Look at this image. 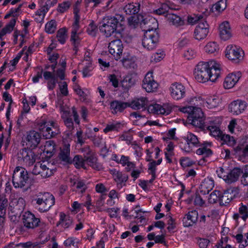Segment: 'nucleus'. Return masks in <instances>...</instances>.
Masks as SVG:
<instances>
[{
  "mask_svg": "<svg viewBox=\"0 0 248 248\" xmlns=\"http://www.w3.org/2000/svg\"><path fill=\"white\" fill-rule=\"evenodd\" d=\"M221 64L215 60L201 61L196 65L194 70L195 78L199 82L205 83L209 81L215 82L220 77Z\"/></svg>",
  "mask_w": 248,
  "mask_h": 248,
  "instance_id": "obj_1",
  "label": "nucleus"
},
{
  "mask_svg": "<svg viewBox=\"0 0 248 248\" xmlns=\"http://www.w3.org/2000/svg\"><path fill=\"white\" fill-rule=\"evenodd\" d=\"M124 17L120 15L104 17L100 23L99 30L107 37H109L114 33L120 32L124 30Z\"/></svg>",
  "mask_w": 248,
  "mask_h": 248,
  "instance_id": "obj_2",
  "label": "nucleus"
},
{
  "mask_svg": "<svg viewBox=\"0 0 248 248\" xmlns=\"http://www.w3.org/2000/svg\"><path fill=\"white\" fill-rule=\"evenodd\" d=\"M150 22H152V27L145 31L142 41V45L144 48L148 50L154 49L158 43L159 34L156 31L158 26L157 21L155 18H151Z\"/></svg>",
  "mask_w": 248,
  "mask_h": 248,
  "instance_id": "obj_3",
  "label": "nucleus"
},
{
  "mask_svg": "<svg viewBox=\"0 0 248 248\" xmlns=\"http://www.w3.org/2000/svg\"><path fill=\"white\" fill-rule=\"evenodd\" d=\"M38 127L46 139H50L59 133L58 124L54 120L42 121L38 124Z\"/></svg>",
  "mask_w": 248,
  "mask_h": 248,
  "instance_id": "obj_4",
  "label": "nucleus"
},
{
  "mask_svg": "<svg viewBox=\"0 0 248 248\" xmlns=\"http://www.w3.org/2000/svg\"><path fill=\"white\" fill-rule=\"evenodd\" d=\"M224 55L227 59L232 62L239 63L244 59L245 53L239 46L230 44L226 47Z\"/></svg>",
  "mask_w": 248,
  "mask_h": 248,
  "instance_id": "obj_5",
  "label": "nucleus"
},
{
  "mask_svg": "<svg viewBox=\"0 0 248 248\" xmlns=\"http://www.w3.org/2000/svg\"><path fill=\"white\" fill-rule=\"evenodd\" d=\"M40 212L48 211L55 203L54 197L49 193H40L34 200Z\"/></svg>",
  "mask_w": 248,
  "mask_h": 248,
  "instance_id": "obj_6",
  "label": "nucleus"
},
{
  "mask_svg": "<svg viewBox=\"0 0 248 248\" xmlns=\"http://www.w3.org/2000/svg\"><path fill=\"white\" fill-rule=\"evenodd\" d=\"M183 139L184 142H181L179 146L185 152L189 153L193 150V148L200 146V142L197 137L191 132H188Z\"/></svg>",
  "mask_w": 248,
  "mask_h": 248,
  "instance_id": "obj_7",
  "label": "nucleus"
},
{
  "mask_svg": "<svg viewBox=\"0 0 248 248\" xmlns=\"http://www.w3.org/2000/svg\"><path fill=\"white\" fill-rule=\"evenodd\" d=\"M28 178L27 171L25 169L17 167L15 169L13 175V183L16 188L25 186Z\"/></svg>",
  "mask_w": 248,
  "mask_h": 248,
  "instance_id": "obj_8",
  "label": "nucleus"
},
{
  "mask_svg": "<svg viewBox=\"0 0 248 248\" xmlns=\"http://www.w3.org/2000/svg\"><path fill=\"white\" fill-rule=\"evenodd\" d=\"M187 120L189 124L199 128H204L206 124V119H205L203 113L199 107L196 108L191 114L188 115Z\"/></svg>",
  "mask_w": 248,
  "mask_h": 248,
  "instance_id": "obj_9",
  "label": "nucleus"
},
{
  "mask_svg": "<svg viewBox=\"0 0 248 248\" xmlns=\"http://www.w3.org/2000/svg\"><path fill=\"white\" fill-rule=\"evenodd\" d=\"M50 164L46 161L37 162L32 170L34 175H40L42 178H47L51 176L55 170L50 168Z\"/></svg>",
  "mask_w": 248,
  "mask_h": 248,
  "instance_id": "obj_10",
  "label": "nucleus"
},
{
  "mask_svg": "<svg viewBox=\"0 0 248 248\" xmlns=\"http://www.w3.org/2000/svg\"><path fill=\"white\" fill-rule=\"evenodd\" d=\"M222 119L220 117L208 118L206 119L205 128H207L209 130L211 136L215 138H220L223 133L219 128Z\"/></svg>",
  "mask_w": 248,
  "mask_h": 248,
  "instance_id": "obj_11",
  "label": "nucleus"
},
{
  "mask_svg": "<svg viewBox=\"0 0 248 248\" xmlns=\"http://www.w3.org/2000/svg\"><path fill=\"white\" fill-rule=\"evenodd\" d=\"M41 140V135L35 130L27 132L23 138V142L28 148L32 149L37 147Z\"/></svg>",
  "mask_w": 248,
  "mask_h": 248,
  "instance_id": "obj_12",
  "label": "nucleus"
},
{
  "mask_svg": "<svg viewBox=\"0 0 248 248\" xmlns=\"http://www.w3.org/2000/svg\"><path fill=\"white\" fill-rule=\"evenodd\" d=\"M18 160L23 165L30 166L35 162L36 156L31 149L25 148L18 153Z\"/></svg>",
  "mask_w": 248,
  "mask_h": 248,
  "instance_id": "obj_13",
  "label": "nucleus"
},
{
  "mask_svg": "<svg viewBox=\"0 0 248 248\" xmlns=\"http://www.w3.org/2000/svg\"><path fill=\"white\" fill-rule=\"evenodd\" d=\"M142 88L148 93L156 92L158 88V83L155 80L153 72H148L145 75L142 84Z\"/></svg>",
  "mask_w": 248,
  "mask_h": 248,
  "instance_id": "obj_14",
  "label": "nucleus"
},
{
  "mask_svg": "<svg viewBox=\"0 0 248 248\" xmlns=\"http://www.w3.org/2000/svg\"><path fill=\"white\" fill-rule=\"evenodd\" d=\"M242 76V72L236 71L228 74L225 78L223 86L225 89L233 88L238 82Z\"/></svg>",
  "mask_w": 248,
  "mask_h": 248,
  "instance_id": "obj_15",
  "label": "nucleus"
},
{
  "mask_svg": "<svg viewBox=\"0 0 248 248\" xmlns=\"http://www.w3.org/2000/svg\"><path fill=\"white\" fill-rule=\"evenodd\" d=\"M169 91L171 97L175 100L182 99L186 95V88L179 82L172 83L169 88Z\"/></svg>",
  "mask_w": 248,
  "mask_h": 248,
  "instance_id": "obj_16",
  "label": "nucleus"
},
{
  "mask_svg": "<svg viewBox=\"0 0 248 248\" xmlns=\"http://www.w3.org/2000/svg\"><path fill=\"white\" fill-rule=\"evenodd\" d=\"M148 112L154 115H165L169 114L171 112L170 107L167 104L161 105L156 103L149 105L147 108Z\"/></svg>",
  "mask_w": 248,
  "mask_h": 248,
  "instance_id": "obj_17",
  "label": "nucleus"
},
{
  "mask_svg": "<svg viewBox=\"0 0 248 248\" xmlns=\"http://www.w3.org/2000/svg\"><path fill=\"white\" fill-rule=\"evenodd\" d=\"M209 31V25L207 22L205 21L200 22L194 29V37L199 41L203 40L206 37Z\"/></svg>",
  "mask_w": 248,
  "mask_h": 248,
  "instance_id": "obj_18",
  "label": "nucleus"
},
{
  "mask_svg": "<svg viewBox=\"0 0 248 248\" xmlns=\"http://www.w3.org/2000/svg\"><path fill=\"white\" fill-rule=\"evenodd\" d=\"M24 226L28 229H34L39 226L40 219L30 211L25 212L22 216Z\"/></svg>",
  "mask_w": 248,
  "mask_h": 248,
  "instance_id": "obj_19",
  "label": "nucleus"
},
{
  "mask_svg": "<svg viewBox=\"0 0 248 248\" xmlns=\"http://www.w3.org/2000/svg\"><path fill=\"white\" fill-rule=\"evenodd\" d=\"M247 106L248 104L245 101L237 99L230 103L229 106V110L233 115H238L242 113Z\"/></svg>",
  "mask_w": 248,
  "mask_h": 248,
  "instance_id": "obj_20",
  "label": "nucleus"
},
{
  "mask_svg": "<svg viewBox=\"0 0 248 248\" xmlns=\"http://www.w3.org/2000/svg\"><path fill=\"white\" fill-rule=\"evenodd\" d=\"M108 48L109 52L113 56L116 60L120 58L123 50V45L120 39H116L110 42Z\"/></svg>",
  "mask_w": 248,
  "mask_h": 248,
  "instance_id": "obj_21",
  "label": "nucleus"
},
{
  "mask_svg": "<svg viewBox=\"0 0 248 248\" xmlns=\"http://www.w3.org/2000/svg\"><path fill=\"white\" fill-rule=\"evenodd\" d=\"M57 226L64 231L71 229L73 226V219L68 214L64 212H60L59 214V220L57 223Z\"/></svg>",
  "mask_w": 248,
  "mask_h": 248,
  "instance_id": "obj_22",
  "label": "nucleus"
},
{
  "mask_svg": "<svg viewBox=\"0 0 248 248\" xmlns=\"http://www.w3.org/2000/svg\"><path fill=\"white\" fill-rule=\"evenodd\" d=\"M109 172L119 188L125 185V183L128 179V176L126 174L115 169L110 170Z\"/></svg>",
  "mask_w": 248,
  "mask_h": 248,
  "instance_id": "obj_23",
  "label": "nucleus"
},
{
  "mask_svg": "<svg viewBox=\"0 0 248 248\" xmlns=\"http://www.w3.org/2000/svg\"><path fill=\"white\" fill-rule=\"evenodd\" d=\"M218 32L220 39L223 41H227L232 36V30L228 21H224L219 25Z\"/></svg>",
  "mask_w": 248,
  "mask_h": 248,
  "instance_id": "obj_24",
  "label": "nucleus"
},
{
  "mask_svg": "<svg viewBox=\"0 0 248 248\" xmlns=\"http://www.w3.org/2000/svg\"><path fill=\"white\" fill-rule=\"evenodd\" d=\"M70 144L65 140H63V145L60 148V152L59 153V158L60 159L68 164L72 163V159L70 157Z\"/></svg>",
  "mask_w": 248,
  "mask_h": 248,
  "instance_id": "obj_25",
  "label": "nucleus"
},
{
  "mask_svg": "<svg viewBox=\"0 0 248 248\" xmlns=\"http://www.w3.org/2000/svg\"><path fill=\"white\" fill-rule=\"evenodd\" d=\"M149 18L148 19L147 18H144L143 16L141 15H134L130 16L128 18V24L132 28H135L139 23L141 25L147 24L148 27H150L151 26L150 24H152V22H150L149 20L152 17L150 18L149 17Z\"/></svg>",
  "mask_w": 248,
  "mask_h": 248,
  "instance_id": "obj_26",
  "label": "nucleus"
},
{
  "mask_svg": "<svg viewBox=\"0 0 248 248\" xmlns=\"http://www.w3.org/2000/svg\"><path fill=\"white\" fill-rule=\"evenodd\" d=\"M13 42L14 45H18L19 47H22L25 43V38L28 32L21 30H13Z\"/></svg>",
  "mask_w": 248,
  "mask_h": 248,
  "instance_id": "obj_27",
  "label": "nucleus"
},
{
  "mask_svg": "<svg viewBox=\"0 0 248 248\" xmlns=\"http://www.w3.org/2000/svg\"><path fill=\"white\" fill-rule=\"evenodd\" d=\"M148 100L146 97H140L135 98L130 103H128V107L134 109L138 110L144 108L147 105Z\"/></svg>",
  "mask_w": 248,
  "mask_h": 248,
  "instance_id": "obj_28",
  "label": "nucleus"
},
{
  "mask_svg": "<svg viewBox=\"0 0 248 248\" xmlns=\"http://www.w3.org/2000/svg\"><path fill=\"white\" fill-rule=\"evenodd\" d=\"M16 24L15 19H11L4 27L0 30V40L2 41L4 36L8 34H10L14 30Z\"/></svg>",
  "mask_w": 248,
  "mask_h": 248,
  "instance_id": "obj_29",
  "label": "nucleus"
},
{
  "mask_svg": "<svg viewBox=\"0 0 248 248\" xmlns=\"http://www.w3.org/2000/svg\"><path fill=\"white\" fill-rule=\"evenodd\" d=\"M214 182L211 178H206L202 182L200 189L203 194L208 193L214 187Z\"/></svg>",
  "mask_w": 248,
  "mask_h": 248,
  "instance_id": "obj_30",
  "label": "nucleus"
},
{
  "mask_svg": "<svg viewBox=\"0 0 248 248\" xmlns=\"http://www.w3.org/2000/svg\"><path fill=\"white\" fill-rule=\"evenodd\" d=\"M128 107V103L117 100L111 102L110 104V110L113 114L121 112Z\"/></svg>",
  "mask_w": 248,
  "mask_h": 248,
  "instance_id": "obj_31",
  "label": "nucleus"
},
{
  "mask_svg": "<svg viewBox=\"0 0 248 248\" xmlns=\"http://www.w3.org/2000/svg\"><path fill=\"white\" fill-rule=\"evenodd\" d=\"M241 174V170L240 169L237 168H234L229 172L227 171L225 177V182L229 184L236 182Z\"/></svg>",
  "mask_w": 248,
  "mask_h": 248,
  "instance_id": "obj_32",
  "label": "nucleus"
},
{
  "mask_svg": "<svg viewBox=\"0 0 248 248\" xmlns=\"http://www.w3.org/2000/svg\"><path fill=\"white\" fill-rule=\"evenodd\" d=\"M221 102L220 98L217 96H211L205 99L204 107L213 108L217 107Z\"/></svg>",
  "mask_w": 248,
  "mask_h": 248,
  "instance_id": "obj_33",
  "label": "nucleus"
},
{
  "mask_svg": "<svg viewBox=\"0 0 248 248\" xmlns=\"http://www.w3.org/2000/svg\"><path fill=\"white\" fill-rule=\"evenodd\" d=\"M198 217V212L196 210H192L186 214V217L184 218L183 221L186 223V226H192L197 221Z\"/></svg>",
  "mask_w": 248,
  "mask_h": 248,
  "instance_id": "obj_34",
  "label": "nucleus"
},
{
  "mask_svg": "<svg viewBox=\"0 0 248 248\" xmlns=\"http://www.w3.org/2000/svg\"><path fill=\"white\" fill-rule=\"evenodd\" d=\"M233 196L232 190L228 189L223 193L221 192V196L219 198L220 204L222 205H226L232 201Z\"/></svg>",
  "mask_w": 248,
  "mask_h": 248,
  "instance_id": "obj_35",
  "label": "nucleus"
},
{
  "mask_svg": "<svg viewBox=\"0 0 248 248\" xmlns=\"http://www.w3.org/2000/svg\"><path fill=\"white\" fill-rule=\"evenodd\" d=\"M166 17L170 24L176 27L183 26L184 24V20L176 15L169 13L167 14Z\"/></svg>",
  "mask_w": 248,
  "mask_h": 248,
  "instance_id": "obj_36",
  "label": "nucleus"
},
{
  "mask_svg": "<svg viewBox=\"0 0 248 248\" xmlns=\"http://www.w3.org/2000/svg\"><path fill=\"white\" fill-rule=\"evenodd\" d=\"M8 205V200L4 196L0 195V228L4 222V216L6 213V209Z\"/></svg>",
  "mask_w": 248,
  "mask_h": 248,
  "instance_id": "obj_37",
  "label": "nucleus"
},
{
  "mask_svg": "<svg viewBox=\"0 0 248 248\" xmlns=\"http://www.w3.org/2000/svg\"><path fill=\"white\" fill-rule=\"evenodd\" d=\"M10 206L16 210L22 211L25 207V201L21 197L13 199L10 203Z\"/></svg>",
  "mask_w": 248,
  "mask_h": 248,
  "instance_id": "obj_38",
  "label": "nucleus"
},
{
  "mask_svg": "<svg viewBox=\"0 0 248 248\" xmlns=\"http://www.w3.org/2000/svg\"><path fill=\"white\" fill-rule=\"evenodd\" d=\"M219 49V45L215 41H210L208 42L204 47V51L208 54L217 53Z\"/></svg>",
  "mask_w": 248,
  "mask_h": 248,
  "instance_id": "obj_39",
  "label": "nucleus"
},
{
  "mask_svg": "<svg viewBox=\"0 0 248 248\" xmlns=\"http://www.w3.org/2000/svg\"><path fill=\"white\" fill-rule=\"evenodd\" d=\"M241 122L242 120L241 119L235 118L232 119L228 126L229 131L232 134L235 133V130L239 131L241 129L240 126Z\"/></svg>",
  "mask_w": 248,
  "mask_h": 248,
  "instance_id": "obj_40",
  "label": "nucleus"
},
{
  "mask_svg": "<svg viewBox=\"0 0 248 248\" xmlns=\"http://www.w3.org/2000/svg\"><path fill=\"white\" fill-rule=\"evenodd\" d=\"M135 57L128 55L122 60L123 65L126 68H135L137 67Z\"/></svg>",
  "mask_w": 248,
  "mask_h": 248,
  "instance_id": "obj_41",
  "label": "nucleus"
},
{
  "mask_svg": "<svg viewBox=\"0 0 248 248\" xmlns=\"http://www.w3.org/2000/svg\"><path fill=\"white\" fill-rule=\"evenodd\" d=\"M71 186L76 188L75 190L77 192L83 193L87 189V186L85 181L81 180H78L76 181H71Z\"/></svg>",
  "mask_w": 248,
  "mask_h": 248,
  "instance_id": "obj_42",
  "label": "nucleus"
},
{
  "mask_svg": "<svg viewBox=\"0 0 248 248\" xmlns=\"http://www.w3.org/2000/svg\"><path fill=\"white\" fill-rule=\"evenodd\" d=\"M211 146V143L210 142H204L202 145L196 150V154L198 155H204L205 156L212 155V151L209 148Z\"/></svg>",
  "mask_w": 248,
  "mask_h": 248,
  "instance_id": "obj_43",
  "label": "nucleus"
},
{
  "mask_svg": "<svg viewBox=\"0 0 248 248\" xmlns=\"http://www.w3.org/2000/svg\"><path fill=\"white\" fill-rule=\"evenodd\" d=\"M140 4L139 3H129L124 8V10L126 14L135 15L140 11Z\"/></svg>",
  "mask_w": 248,
  "mask_h": 248,
  "instance_id": "obj_44",
  "label": "nucleus"
},
{
  "mask_svg": "<svg viewBox=\"0 0 248 248\" xmlns=\"http://www.w3.org/2000/svg\"><path fill=\"white\" fill-rule=\"evenodd\" d=\"M58 2V0H39L40 7L44 10V12L47 13L50 7L54 6Z\"/></svg>",
  "mask_w": 248,
  "mask_h": 248,
  "instance_id": "obj_45",
  "label": "nucleus"
},
{
  "mask_svg": "<svg viewBox=\"0 0 248 248\" xmlns=\"http://www.w3.org/2000/svg\"><path fill=\"white\" fill-rule=\"evenodd\" d=\"M84 67L82 71L83 78H87L93 75V70L94 66L92 62L84 63Z\"/></svg>",
  "mask_w": 248,
  "mask_h": 248,
  "instance_id": "obj_46",
  "label": "nucleus"
},
{
  "mask_svg": "<svg viewBox=\"0 0 248 248\" xmlns=\"http://www.w3.org/2000/svg\"><path fill=\"white\" fill-rule=\"evenodd\" d=\"M203 18V16L202 14H192L190 15H188L187 17V21L188 23L190 25H193L196 23H198L200 21H203L202 19Z\"/></svg>",
  "mask_w": 248,
  "mask_h": 248,
  "instance_id": "obj_47",
  "label": "nucleus"
},
{
  "mask_svg": "<svg viewBox=\"0 0 248 248\" xmlns=\"http://www.w3.org/2000/svg\"><path fill=\"white\" fill-rule=\"evenodd\" d=\"M86 160L88 164L94 169L100 170L102 168V165L97 162V158L93 155L88 157Z\"/></svg>",
  "mask_w": 248,
  "mask_h": 248,
  "instance_id": "obj_48",
  "label": "nucleus"
},
{
  "mask_svg": "<svg viewBox=\"0 0 248 248\" xmlns=\"http://www.w3.org/2000/svg\"><path fill=\"white\" fill-rule=\"evenodd\" d=\"M57 24L55 20L52 19L47 22L45 27V31L48 34L54 33L57 29Z\"/></svg>",
  "mask_w": 248,
  "mask_h": 248,
  "instance_id": "obj_49",
  "label": "nucleus"
},
{
  "mask_svg": "<svg viewBox=\"0 0 248 248\" xmlns=\"http://www.w3.org/2000/svg\"><path fill=\"white\" fill-rule=\"evenodd\" d=\"M55 150V144L54 141L50 140L46 141L44 145V152L51 156Z\"/></svg>",
  "mask_w": 248,
  "mask_h": 248,
  "instance_id": "obj_50",
  "label": "nucleus"
},
{
  "mask_svg": "<svg viewBox=\"0 0 248 248\" xmlns=\"http://www.w3.org/2000/svg\"><path fill=\"white\" fill-rule=\"evenodd\" d=\"M162 159L159 158L156 161L153 160L148 164V171L149 174L154 176L156 175V166L161 164Z\"/></svg>",
  "mask_w": 248,
  "mask_h": 248,
  "instance_id": "obj_51",
  "label": "nucleus"
},
{
  "mask_svg": "<svg viewBox=\"0 0 248 248\" xmlns=\"http://www.w3.org/2000/svg\"><path fill=\"white\" fill-rule=\"evenodd\" d=\"M219 138H220L221 140L222 141V144H227L230 146H233L236 143L233 137L227 134L222 133Z\"/></svg>",
  "mask_w": 248,
  "mask_h": 248,
  "instance_id": "obj_52",
  "label": "nucleus"
},
{
  "mask_svg": "<svg viewBox=\"0 0 248 248\" xmlns=\"http://www.w3.org/2000/svg\"><path fill=\"white\" fill-rule=\"evenodd\" d=\"M47 13L44 12V10L40 8L37 10L32 16L34 20L38 23H42L44 22V18Z\"/></svg>",
  "mask_w": 248,
  "mask_h": 248,
  "instance_id": "obj_53",
  "label": "nucleus"
},
{
  "mask_svg": "<svg viewBox=\"0 0 248 248\" xmlns=\"http://www.w3.org/2000/svg\"><path fill=\"white\" fill-rule=\"evenodd\" d=\"M204 101L205 99L200 96L191 97L187 99V102L199 107H204Z\"/></svg>",
  "mask_w": 248,
  "mask_h": 248,
  "instance_id": "obj_54",
  "label": "nucleus"
},
{
  "mask_svg": "<svg viewBox=\"0 0 248 248\" xmlns=\"http://www.w3.org/2000/svg\"><path fill=\"white\" fill-rule=\"evenodd\" d=\"M85 160H86L84 159L81 155H76L74 158L72 159V163H73L76 168L78 169L81 168H85Z\"/></svg>",
  "mask_w": 248,
  "mask_h": 248,
  "instance_id": "obj_55",
  "label": "nucleus"
},
{
  "mask_svg": "<svg viewBox=\"0 0 248 248\" xmlns=\"http://www.w3.org/2000/svg\"><path fill=\"white\" fill-rule=\"evenodd\" d=\"M121 126V124L118 122L110 123L106 125V127L104 129L103 131L105 133L109 132L118 131Z\"/></svg>",
  "mask_w": 248,
  "mask_h": 248,
  "instance_id": "obj_56",
  "label": "nucleus"
},
{
  "mask_svg": "<svg viewBox=\"0 0 248 248\" xmlns=\"http://www.w3.org/2000/svg\"><path fill=\"white\" fill-rule=\"evenodd\" d=\"M165 56V52L162 50H158L157 52L154 53L151 57V62H158L164 59Z\"/></svg>",
  "mask_w": 248,
  "mask_h": 248,
  "instance_id": "obj_57",
  "label": "nucleus"
},
{
  "mask_svg": "<svg viewBox=\"0 0 248 248\" xmlns=\"http://www.w3.org/2000/svg\"><path fill=\"white\" fill-rule=\"evenodd\" d=\"M227 7V0H220L213 6V10L217 13L223 11Z\"/></svg>",
  "mask_w": 248,
  "mask_h": 248,
  "instance_id": "obj_58",
  "label": "nucleus"
},
{
  "mask_svg": "<svg viewBox=\"0 0 248 248\" xmlns=\"http://www.w3.org/2000/svg\"><path fill=\"white\" fill-rule=\"evenodd\" d=\"M197 51L192 48H188L183 53L184 58L187 60H191L196 58Z\"/></svg>",
  "mask_w": 248,
  "mask_h": 248,
  "instance_id": "obj_59",
  "label": "nucleus"
},
{
  "mask_svg": "<svg viewBox=\"0 0 248 248\" xmlns=\"http://www.w3.org/2000/svg\"><path fill=\"white\" fill-rule=\"evenodd\" d=\"M57 38L58 41L62 44L65 43L67 38L66 30L64 28L59 30L57 33Z\"/></svg>",
  "mask_w": 248,
  "mask_h": 248,
  "instance_id": "obj_60",
  "label": "nucleus"
},
{
  "mask_svg": "<svg viewBox=\"0 0 248 248\" xmlns=\"http://www.w3.org/2000/svg\"><path fill=\"white\" fill-rule=\"evenodd\" d=\"M221 192L219 190H214L209 196L208 202L211 203H215L217 201H219Z\"/></svg>",
  "mask_w": 248,
  "mask_h": 248,
  "instance_id": "obj_61",
  "label": "nucleus"
},
{
  "mask_svg": "<svg viewBox=\"0 0 248 248\" xmlns=\"http://www.w3.org/2000/svg\"><path fill=\"white\" fill-rule=\"evenodd\" d=\"M180 163L183 168L192 166L195 162L188 157H183L180 159Z\"/></svg>",
  "mask_w": 248,
  "mask_h": 248,
  "instance_id": "obj_62",
  "label": "nucleus"
},
{
  "mask_svg": "<svg viewBox=\"0 0 248 248\" xmlns=\"http://www.w3.org/2000/svg\"><path fill=\"white\" fill-rule=\"evenodd\" d=\"M78 242L79 240L77 238L70 237L64 241L63 244L67 247H77Z\"/></svg>",
  "mask_w": 248,
  "mask_h": 248,
  "instance_id": "obj_63",
  "label": "nucleus"
},
{
  "mask_svg": "<svg viewBox=\"0 0 248 248\" xmlns=\"http://www.w3.org/2000/svg\"><path fill=\"white\" fill-rule=\"evenodd\" d=\"M239 213L240 215V217L244 221H246L248 218V209L247 206L242 205L239 208Z\"/></svg>",
  "mask_w": 248,
  "mask_h": 248,
  "instance_id": "obj_64",
  "label": "nucleus"
}]
</instances>
